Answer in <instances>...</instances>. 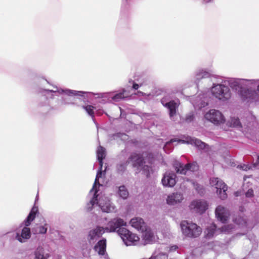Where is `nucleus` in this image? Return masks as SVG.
<instances>
[{
    "instance_id": "f257e3e1",
    "label": "nucleus",
    "mask_w": 259,
    "mask_h": 259,
    "mask_svg": "<svg viewBox=\"0 0 259 259\" xmlns=\"http://www.w3.org/2000/svg\"><path fill=\"white\" fill-rule=\"evenodd\" d=\"M226 84L239 93L243 102L252 103L259 100V79H246L230 78L224 79Z\"/></svg>"
},
{
    "instance_id": "f03ea898",
    "label": "nucleus",
    "mask_w": 259,
    "mask_h": 259,
    "mask_svg": "<svg viewBox=\"0 0 259 259\" xmlns=\"http://www.w3.org/2000/svg\"><path fill=\"white\" fill-rule=\"evenodd\" d=\"M54 90H45V95L42 96L38 103L40 107H46L47 110L50 109V106L48 98L53 99L55 96L59 95H66L69 97H82L84 101L87 100L89 95L96 96V98H103L105 97V93H94L83 91H77L68 89L59 88L56 86L54 87Z\"/></svg>"
},
{
    "instance_id": "7ed1b4c3",
    "label": "nucleus",
    "mask_w": 259,
    "mask_h": 259,
    "mask_svg": "<svg viewBox=\"0 0 259 259\" xmlns=\"http://www.w3.org/2000/svg\"><path fill=\"white\" fill-rule=\"evenodd\" d=\"M103 171L102 168L100 167L98 171L95 182L92 189L90 190L88 197L90 199L89 202L87 205L88 210H92V207L95 205H98L103 212L109 213L115 210V206L110 202V200L105 196H101L99 199V195L97 194L98 190L97 186L101 185L99 183V180L102 178Z\"/></svg>"
},
{
    "instance_id": "20e7f679",
    "label": "nucleus",
    "mask_w": 259,
    "mask_h": 259,
    "mask_svg": "<svg viewBox=\"0 0 259 259\" xmlns=\"http://www.w3.org/2000/svg\"><path fill=\"white\" fill-rule=\"evenodd\" d=\"M38 208L33 206L26 219L20 225L16 230L15 239L21 243H25L31 236L30 229L28 227L35 218Z\"/></svg>"
},
{
    "instance_id": "39448f33",
    "label": "nucleus",
    "mask_w": 259,
    "mask_h": 259,
    "mask_svg": "<svg viewBox=\"0 0 259 259\" xmlns=\"http://www.w3.org/2000/svg\"><path fill=\"white\" fill-rule=\"evenodd\" d=\"M210 93L214 99L222 102L228 101L232 95L231 90L224 79L221 82L213 83L210 88Z\"/></svg>"
},
{
    "instance_id": "423d86ee",
    "label": "nucleus",
    "mask_w": 259,
    "mask_h": 259,
    "mask_svg": "<svg viewBox=\"0 0 259 259\" xmlns=\"http://www.w3.org/2000/svg\"><path fill=\"white\" fill-rule=\"evenodd\" d=\"M174 142L182 144H188L194 145L196 147L200 149H203L205 147V143L202 142L201 141L190 136H186L184 137V139H172L166 143L163 147V150L166 153H169L173 148L172 144Z\"/></svg>"
},
{
    "instance_id": "0eeeda50",
    "label": "nucleus",
    "mask_w": 259,
    "mask_h": 259,
    "mask_svg": "<svg viewBox=\"0 0 259 259\" xmlns=\"http://www.w3.org/2000/svg\"><path fill=\"white\" fill-rule=\"evenodd\" d=\"M181 228L183 234L188 238H197L202 233V229L196 224L183 221L181 222Z\"/></svg>"
},
{
    "instance_id": "6e6552de",
    "label": "nucleus",
    "mask_w": 259,
    "mask_h": 259,
    "mask_svg": "<svg viewBox=\"0 0 259 259\" xmlns=\"http://www.w3.org/2000/svg\"><path fill=\"white\" fill-rule=\"evenodd\" d=\"M204 119L215 125H221L226 122L223 114L219 110L211 109L206 112L204 115Z\"/></svg>"
},
{
    "instance_id": "1a4fd4ad",
    "label": "nucleus",
    "mask_w": 259,
    "mask_h": 259,
    "mask_svg": "<svg viewBox=\"0 0 259 259\" xmlns=\"http://www.w3.org/2000/svg\"><path fill=\"white\" fill-rule=\"evenodd\" d=\"M126 223L123 219L115 218L109 221L106 227H104V229L107 233L117 232L119 235V230L125 229L123 227L126 226Z\"/></svg>"
},
{
    "instance_id": "9d476101",
    "label": "nucleus",
    "mask_w": 259,
    "mask_h": 259,
    "mask_svg": "<svg viewBox=\"0 0 259 259\" xmlns=\"http://www.w3.org/2000/svg\"><path fill=\"white\" fill-rule=\"evenodd\" d=\"M119 235L126 246L134 245L139 240V237L137 235L126 228L119 230Z\"/></svg>"
},
{
    "instance_id": "9b49d317",
    "label": "nucleus",
    "mask_w": 259,
    "mask_h": 259,
    "mask_svg": "<svg viewBox=\"0 0 259 259\" xmlns=\"http://www.w3.org/2000/svg\"><path fill=\"white\" fill-rule=\"evenodd\" d=\"M177 173L182 175H186L197 170L198 166L196 162L183 164L178 161H176L174 164Z\"/></svg>"
},
{
    "instance_id": "f8f14e48",
    "label": "nucleus",
    "mask_w": 259,
    "mask_h": 259,
    "mask_svg": "<svg viewBox=\"0 0 259 259\" xmlns=\"http://www.w3.org/2000/svg\"><path fill=\"white\" fill-rule=\"evenodd\" d=\"M161 103L163 106L168 110L170 119L174 120V116L176 115L177 110L179 105V101L169 100L167 97H165L161 99Z\"/></svg>"
},
{
    "instance_id": "ddd939ff",
    "label": "nucleus",
    "mask_w": 259,
    "mask_h": 259,
    "mask_svg": "<svg viewBox=\"0 0 259 259\" xmlns=\"http://www.w3.org/2000/svg\"><path fill=\"white\" fill-rule=\"evenodd\" d=\"M190 101L196 109H201L208 105V98L206 94L203 93L197 96L189 98Z\"/></svg>"
},
{
    "instance_id": "4468645a",
    "label": "nucleus",
    "mask_w": 259,
    "mask_h": 259,
    "mask_svg": "<svg viewBox=\"0 0 259 259\" xmlns=\"http://www.w3.org/2000/svg\"><path fill=\"white\" fill-rule=\"evenodd\" d=\"M128 160L129 162L131 161L132 162L133 167H137L138 169L143 168L144 171H147L145 174L147 177H148L149 175V167L147 165L143 167L144 159L141 155L133 153L130 156Z\"/></svg>"
},
{
    "instance_id": "2eb2a0df",
    "label": "nucleus",
    "mask_w": 259,
    "mask_h": 259,
    "mask_svg": "<svg viewBox=\"0 0 259 259\" xmlns=\"http://www.w3.org/2000/svg\"><path fill=\"white\" fill-rule=\"evenodd\" d=\"M106 232L102 227H97L96 228L91 230L88 233V240L90 244L95 243Z\"/></svg>"
},
{
    "instance_id": "dca6fc26",
    "label": "nucleus",
    "mask_w": 259,
    "mask_h": 259,
    "mask_svg": "<svg viewBox=\"0 0 259 259\" xmlns=\"http://www.w3.org/2000/svg\"><path fill=\"white\" fill-rule=\"evenodd\" d=\"M190 208L196 212L202 213L207 209L208 204L205 200H196L191 202Z\"/></svg>"
},
{
    "instance_id": "f3484780",
    "label": "nucleus",
    "mask_w": 259,
    "mask_h": 259,
    "mask_svg": "<svg viewBox=\"0 0 259 259\" xmlns=\"http://www.w3.org/2000/svg\"><path fill=\"white\" fill-rule=\"evenodd\" d=\"M215 213L218 220L225 223L230 215L229 210L222 205H219L215 209Z\"/></svg>"
},
{
    "instance_id": "a211bd4d",
    "label": "nucleus",
    "mask_w": 259,
    "mask_h": 259,
    "mask_svg": "<svg viewBox=\"0 0 259 259\" xmlns=\"http://www.w3.org/2000/svg\"><path fill=\"white\" fill-rule=\"evenodd\" d=\"M176 175L174 172L167 171L162 179V183L164 186L172 187L176 183Z\"/></svg>"
},
{
    "instance_id": "6ab92c4d",
    "label": "nucleus",
    "mask_w": 259,
    "mask_h": 259,
    "mask_svg": "<svg viewBox=\"0 0 259 259\" xmlns=\"http://www.w3.org/2000/svg\"><path fill=\"white\" fill-rule=\"evenodd\" d=\"M211 72L206 69H199L195 72L194 81L197 84L201 79L208 78L211 76Z\"/></svg>"
},
{
    "instance_id": "aec40b11",
    "label": "nucleus",
    "mask_w": 259,
    "mask_h": 259,
    "mask_svg": "<svg viewBox=\"0 0 259 259\" xmlns=\"http://www.w3.org/2000/svg\"><path fill=\"white\" fill-rule=\"evenodd\" d=\"M130 224L133 227L141 232H144L146 230V224L141 218L135 217L133 218L130 221Z\"/></svg>"
},
{
    "instance_id": "412c9836",
    "label": "nucleus",
    "mask_w": 259,
    "mask_h": 259,
    "mask_svg": "<svg viewBox=\"0 0 259 259\" xmlns=\"http://www.w3.org/2000/svg\"><path fill=\"white\" fill-rule=\"evenodd\" d=\"M215 188L217 189V192L219 194L220 198L222 200L225 199L227 197L226 191L227 190V186L221 180L215 186Z\"/></svg>"
},
{
    "instance_id": "4be33fe9",
    "label": "nucleus",
    "mask_w": 259,
    "mask_h": 259,
    "mask_svg": "<svg viewBox=\"0 0 259 259\" xmlns=\"http://www.w3.org/2000/svg\"><path fill=\"white\" fill-rule=\"evenodd\" d=\"M183 198V195L181 193H174L167 196L166 202L169 205H175L181 202Z\"/></svg>"
},
{
    "instance_id": "5701e85b",
    "label": "nucleus",
    "mask_w": 259,
    "mask_h": 259,
    "mask_svg": "<svg viewBox=\"0 0 259 259\" xmlns=\"http://www.w3.org/2000/svg\"><path fill=\"white\" fill-rule=\"evenodd\" d=\"M106 240L105 239H102L95 245L94 249L99 255H103L106 253Z\"/></svg>"
},
{
    "instance_id": "b1692460",
    "label": "nucleus",
    "mask_w": 259,
    "mask_h": 259,
    "mask_svg": "<svg viewBox=\"0 0 259 259\" xmlns=\"http://www.w3.org/2000/svg\"><path fill=\"white\" fill-rule=\"evenodd\" d=\"M106 156L105 149L101 146H99L97 150V157L99 161V165L101 169L102 168L103 166V160Z\"/></svg>"
},
{
    "instance_id": "393cba45",
    "label": "nucleus",
    "mask_w": 259,
    "mask_h": 259,
    "mask_svg": "<svg viewBox=\"0 0 259 259\" xmlns=\"http://www.w3.org/2000/svg\"><path fill=\"white\" fill-rule=\"evenodd\" d=\"M48 230V224L45 223L44 225H38L32 229V232L35 234H46Z\"/></svg>"
},
{
    "instance_id": "a878e982",
    "label": "nucleus",
    "mask_w": 259,
    "mask_h": 259,
    "mask_svg": "<svg viewBox=\"0 0 259 259\" xmlns=\"http://www.w3.org/2000/svg\"><path fill=\"white\" fill-rule=\"evenodd\" d=\"M129 96L128 92L125 89H122V91L120 93H117L114 95L112 99L114 102H119L121 100L124 99Z\"/></svg>"
},
{
    "instance_id": "bb28decb",
    "label": "nucleus",
    "mask_w": 259,
    "mask_h": 259,
    "mask_svg": "<svg viewBox=\"0 0 259 259\" xmlns=\"http://www.w3.org/2000/svg\"><path fill=\"white\" fill-rule=\"evenodd\" d=\"M35 257L34 259H47L48 254H45L44 249L42 247H38L34 252Z\"/></svg>"
},
{
    "instance_id": "cd10ccee",
    "label": "nucleus",
    "mask_w": 259,
    "mask_h": 259,
    "mask_svg": "<svg viewBox=\"0 0 259 259\" xmlns=\"http://www.w3.org/2000/svg\"><path fill=\"white\" fill-rule=\"evenodd\" d=\"M216 229L217 227L213 224L208 227L205 231L206 238H210L212 237L215 233L218 231Z\"/></svg>"
},
{
    "instance_id": "c85d7f7f",
    "label": "nucleus",
    "mask_w": 259,
    "mask_h": 259,
    "mask_svg": "<svg viewBox=\"0 0 259 259\" xmlns=\"http://www.w3.org/2000/svg\"><path fill=\"white\" fill-rule=\"evenodd\" d=\"M145 233L143 235L144 239L146 243H152L154 240L153 233L150 230H147L146 229L144 230Z\"/></svg>"
},
{
    "instance_id": "c756f323",
    "label": "nucleus",
    "mask_w": 259,
    "mask_h": 259,
    "mask_svg": "<svg viewBox=\"0 0 259 259\" xmlns=\"http://www.w3.org/2000/svg\"><path fill=\"white\" fill-rule=\"evenodd\" d=\"M118 194L119 197L123 199H126L129 195L126 188L123 185L118 187Z\"/></svg>"
},
{
    "instance_id": "7c9ffc66",
    "label": "nucleus",
    "mask_w": 259,
    "mask_h": 259,
    "mask_svg": "<svg viewBox=\"0 0 259 259\" xmlns=\"http://www.w3.org/2000/svg\"><path fill=\"white\" fill-rule=\"evenodd\" d=\"M82 108L85 110L87 113L94 120V109H95V107L92 105H87V106H82Z\"/></svg>"
},
{
    "instance_id": "2f4dec72",
    "label": "nucleus",
    "mask_w": 259,
    "mask_h": 259,
    "mask_svg": "<svg viewBox=\"0 0 259 259\" xmlns=\"http://www.w3.org/2000/svg\"><path fill=\"white\" fill-rule=\"evenodd\" d=\"M129 163L128 160L124 162H121L117 165L116 168L118 172L122 174L125 170L126 166Z\"/></svg>"
},
{
    "instance_id": "473e14b6",
    "label": "nucleus",
    "mask_w": 259,
    "mask_h": 259,
    "mask_svg": "<svg viewBox=\"0 0 259 259\" xmlns=\"http://www.w3.org/2000/svg\"><path fill=\"white\" fill-rule=\"evenodd\" d=\"M234 222L241 227L247 226V222L245 219L240 216L233 219Z\"/></svg>"
},
{
    "instance_id": "72a5a7b5",
    "label": "nucleus",
    "mask_w": 259,
    "mask_h": 259,
    "mask_svg": "<svg viewBox=\"0 0 259 259\" xmlns=\"http://www.w3.org/2000/svg\"><path fill=\"white\" fill-rule=\"evenodd\" d=\"M229 122L231 126L235 127H241V123L239 119L235 117H231Z\"/></svg>"
},
{
    "instance_id": "f704fd0d",
    "label": "nucleus",
    "mask_w": 259,
    "mask_h": 259,
    "mask_svg": "<svg viewBox=\"0 0 259 259\" xmlns=\"http://www.w3.org/2000/svg\"><path fill=\"white\" fill-rule=\"evenodd\" d=\"M233 229V225H225L221 227V228L219 229L220 232H223L225 233H230L231 232L232 230Z\"/></svg>"
},
{
    "instance_id": "c9c22d12",
    "label": "nucleus",
    "mask_w": 259,
    "mask_h": 259,
    "mask_svg": "<svg viewBox=\"0 0 259 259\" xmlns=\"http://www.w3.org/2000/svg\"><path fill=\"white\" fill-rule=\"evenodd\" d=\"M192 183L194 187L195 188V189H196V190L197 191V192L199 194H200V195H202L203 194L204 189L202 186H201L197 183L193 182V181L192 182Z\"/></svg>"
},
{
    "instance_id": "e433bc0d",
    "label": "nucleus",
    "mask_w": 259,
    "mask_h": 259,
    "mask_svg": "<svg viewBox=\"0 0 259 259\" xmlns=\"http://www.w3.org/2000/svg\"><path fill=\"white\" fill-rule=\"evenodd\" d=\"M220 181L218 178H212L210 180V184L212 186H215Z\"/></svg>"
},
{
    "instance_id": "4c0bfd02",
    "label": "nucleus",
    "mask_w": 259,
    "mask_h": 259,
    "mask_svg": "<svg viewBox=\"0 0 259 259\" xmlns=\"http://www.w3.org/2000/svg\"><path fill=\"white\" fill-rule=\"evenodd\" d=\"M238 167L243 170L247 171L251 168V166L248 164H243L238 165Z\"/></svg>"
},
{
    "instance_id": "58836bf2",
    "label": "nucleus",
    "mask_w": 259,
    "mask_h": 259,
    "mask_svg": "<svg viewBox=\"0 0 259 259\" xmlns=\"http://www.w3.org/2000/svg\"><path fill=\"white\" fill-rule=\"evenodd\" d=\"M62 104H75V103L73 101H70L68 99H66L62 97Z\"/></svg>"
},
{
    "instance_id": "ea45409f",
    "label": "nucleus",
    "mask_w": 259,
    "mask_h": 259,
    "mask_svg": "<svg viewBox=\"0 0 259 259\" xmlns=\"http://www.w3.org/2000/svg\"><path fill=\"white\" fill-rule=\"evenodd\" d=\"M194 119V115L192 113H190L186 115L185 120L187 122H190Z\"/></svg>"
},
{
    "instance_id": "a19ab883",
    "label": "nucleus",
    "mask_w": 259,
    "mask_h": 259,
    "mask_svg": "<svg viewBox=\"0 0 259 259\" xmlns=\"http://www.w3.org/2000/svg\"><path fill=\"white\" fill-rule=\"evenodd\" d=\"M245 196L246 197H251L253 196V191L252 188L249 189L245 193Z\"/></svg>"
},
{
    "instance_id": "79ce46f5",
    "label": "nucleus",
    "mask_w": 259,
    "mask_h": 259,
    "mask_svg": "<svg viewBox=\"0 0 259 259\" xmlns=\"http://www.w3.org/2000/svg\"><path fill=\"white\" fill-rule=\"evenodd\" d=\"M142 84H141V83L138 84V83H135V82H133V88L134 90H137V89H138L139 87L142 86Z\"/></svg>"
},
{
    "instance_id": "37998d69",
    "label": "nucleus",
    "mask_w": 259,
    "mask_h": 259,
    "mask_svg": "<svg viewBox=\"0 0 259 259\" xmlns=\"http://www.w3.org/2000/svg\"><path fill=\"white\" fill-rule=\"evenodd\" d=\"M178 248V246L177 245H173L171 246L169 250L171 251H175Z\"/></svg>"
},
{
    "instance_id": "c03bdc74",
    "label": "nucleus",
    "mask_w": 259,
    "mask_h": 259,
    "mask_svg": "<svg viewBox=\"0 0 259 259\" xmlns=\"http://www.w3.org/2000/svg\"><path fill=\"white\" fill-rule=\"evenodd\" d=\"M135 95L139 96H144L145 94L141 91H138L137 93H135Z\"/></svg>"
},
{
    "instance_id": "a18cd8bd",
    "label": "nucleus",
    "mask_w": 259,
    "mask_h": 259,
    "mask_svg": "<svg viewBox=\"0 0 259 259\" xmlns=\"http://www.w3.org/2000/svg\"><path fill=\"white\" fill-rule=\"evenodd\" d=\"M256 164H259V156H257V161L256 162V163L254 164L253 167H255Z\"/></svg>"
},
{
    "instance_id": "49530a36",
    "label": "nucleus",
    "mask_w": 259,
    "mask_h": 259,
    "mask_svg": "<svg viewBox=\"0 0 259 259\" xmlns=\"http://www.w3.org/2000/svg\"><path fill=\"white\" fill-rule=\"evenodd\" d=\"M211 0H203V1L205 3L210 2Z\"/></svg>"
},
{
    "instance_id": "de8ad7c7",
    "label": "nucleus",
    "mask_w": 259,
    "mask_h": 259,
    "mask_svg": "<svg viewBox=\"0 0 259 259\" xmlns=\"http://www.w3.org/2000/svg\"><path fill=\"white\" fill-rule=\"evenodd\" d=\"M235 195H236V196H238V192H237L235 193Z\"/></svg>"
},
{
    "instance_id": "09e8293b",
    "label": "nucleus",
    "mask_w": 259,
    "mask_h": 259,
    "mask_svg": "<svg viewBox=\"0 0 259 259\" xmlns=\"http://www.w3.org/2000/svg\"><path fill=\"white\" fill-rule=\"evenodd\" d=\"M246 176L244 177V181H245V180H246Z\"/></svg>"
},
{
    "instance_id": "8fccbe9b",
    "label": "nucleus",
    "mask_w": 259,
    "mask_h": 259,
    "mask_svg": "<svg viewBox=\"0 0 259 259\" xmlns=\"http://www.w3.org/2000/svg\"><path fill=\"white\" fill-rule=\"evenodd\" d=\"M245 184H243V188H245Z\"/></svg>"
}]
</instances>
